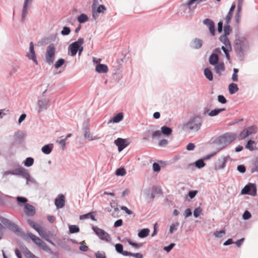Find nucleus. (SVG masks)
I'll use <instances>...</instances> for the list:
<instances>
[{
  "instance_id": "nucleus-1",
  "label": "nucleus",
  "mask_w": 258,
  "mask_h": 258,
  "mask_svg": "<svg viewBox=\"0 0 258 258\" xmlns=\"http://www.w3.org/2000/svg\"><path fill=\"white\" fill-rule=\"evenodd\" d=\"M233 47L238 59L243 61L250 48L247 39L244 36L236 35Z\"/></svg>"
},
{
  "instance_id": "nucleus-2",
  "label": "nucleus",
  "mask_w": 258,
  "mask_h": 258,
  "mask_svg": "<svg viewBox=\"0 0 258 258\" xmlns=\"http://www.w3.org/2000/svg\"><path fill=\"white\" fill-rule=\"evenodd\" d=\"M202 123V116L195 114L190 117L187 122L181 125V129L186 132L191 131L197 132L201 129Z\"/></svg>"
},
{
  "instance_id": "nucleus-3",
  "label": "nucleus",
  "mask_w": 258,
  "mask_h": 258,
  "mask_svg": "<svg viewBox=\"0 0 258 258\" xmlns=\"http://www.w3.org/2000/svg\"><path fill=\"white\" fill-rule=\"evenodd\" d=\"M0 221L2 224L4 225L10 230L13 232L17 235L20 236L24 240H27L28 237L27 234L23 231L15 223L13 222L9 219L2 216H0Z\"/></svg>"
},
{
  "instance_id": "nucleus-4",
  "label": "nucleus",
  "mask_w": 258,
  "mask_h": 258,
  "mask_svg": "<svg viewBox=\"0 0 258 258\" xmlns=\"http://www.w3.org/2000/svg\"><path fill=\"white\" fill-rule=\"evenodd\" d=\"M55 47L53 43H50L47 47L45 61L49 65L51 64L54 59Z\"/></svg>"
},
{
  "instance_id": "nucleus-5",
  "label": "nucleus",
  "mask_w": 258,
  "mask_h": 258,
  "mask_svg": "<svg viewBox=\"0 0 258 258\" xmlns=\"http://www.w3.org/2000/svg\"><path fill=\"white\" fill-rule=\"evenodd\" d=\"M241 194L255 196L257 195V188L255 183L249 182L242 189Z\"/></svg>"
},
{
  "instance_id": "nucleus-6",
  "label": "nucleus",
  "mask_w": 258,
  "mask_h": 258,
  "mask_svg": "<svg viewBox=\"0 0 258 258\" xmlns=\"http://www.w3.org/2000/svg\"><path fill=\"white\" fill-rule=\"evenodd\" d=\"M84 39L79 38L78 40L71 43L68 47L69 51L71 52V55L74 56L76 55L79 49L80 44H83L84 43Z\"/></svg>"
},
{
  "instance_id": "nucleus-7",
  "label": "nucleus",
  "mask_w": 258,
  "mask_h": 258,
  "mask_svg": "<svg viewBox=\"0 0 258 258\" xmlns=\"http://www.w3.org/2000/svg\"><path fill=\"white\" fill-rule=\"evenodd\" d=\"M159 135V130L154 131L152 129L147 130L143 133V139L145 141H148L151 138L152 140H154L158 138Z\"/></svg>"
},
{
  "instance_id": "nucleus-8",
  "label": "nucleus",
  "mask_w": 258,
  "mask_h": 258,
  "mask_svg": "<svg viewBox=\"0 0 258 258\" xmlns=\"http://www.w3.org/2000/svg\"><path fill=\"white\" fill-rule=\"evenodd\" d=\"M93 61L94 63H97L99 62L98 64L96 66L95 71L100 74H104L106 73L108 71V67L105 64H103L100 63V60L97 59L96 58H93Z\"/></svg>"
},
{
  "instance_id": "nucleus-9",
  "label": "nucleus",
  "mask_w": 258,
  "mask_h": 258,
  "mask_svg": "<svg viewBox=\"0 0 258 258\" xmlns=\"http://www.w3.org/2000/svg\"><path fill=\"white\" fill-rule=\"evenodd\" d=\"M114 143L117 147L119 152L122 151L129 145V143L126 139L120 138H118L117 139L115 140Z\"/></svg>"
},
{
  "instance_id": "nucleus-10",
  "label": "nucleus",
  "mask_w": 258,
  "mask_h": 258,
  "mask_svg": "<svg viewBox=\"0 0 258 258\" xmlns=\"http://www.w3.org/2000/svg\"><path fill=\"white\" fill-rule=\"evenodd\" d=\"M230 159V156H223L218 160V162L215 165V169L216 170L223 169L226 165L227 161Z\"/></svg>"
},
{
  "instance_id": "nucleus-11",
  "label": "nucleus",
  "mask_w": 258,
  "mask_h": 258,
  "mask_svg": "<svg viewBox=\"0 0 258 258\" xmlns=\"http://www.w3.org/2000/svg\"><path fill=\"white\" fill-rule=\"evenodd\" d=\"M26 56L29 59L33 60L36 64H38V61L34 50V44L32 42L30 43L29 52L26 54Z\"/></svg>"
},
{
  "instance_id": "nucleus-12",
  "label": "nucleus",
  "mask_w": 258,
  "mask_h": 258,
  "mask_svg": "<svg viewBox=\"0 0 258 258\" xmlns=\"http://www.w3.org/2000/svg\"><path fill=\"white\" fill-rule=\"evenodd\" d=\"M203 24L206 25L209 30L211 35H215V25L214 22L209 18H206L203 21Z\"/></svg>"
},
{
  "instance_id": "nucleus-13",
  "label": "nucleus",
  "mask_w": 258,
  "mask_h": 258,
  "mask_svg": "<svg viewBox=\"0 0 258 258\" xmlns=\"http://www.w3.org/2000/svg\"><path fill=\"white\" fill-rule=\"evenodd\" d=\"M49 100L46 99H40L38 101V112L40 113L44 110H46L49 106Z\"/></svg>"
},
{
  "instance_id": "nucleus-14",
  "label": "nucleus",
  "mask_w": 258,
  "mask_h": 258,
  "mask_svg": "<svg viewBox=\"0 0 258 258\" xmlns=\"http://www.w3.org/2000/svg\"><path fill=\"white\" fill-rule=\"evenodd\" d=\"M54 204L57 209L62 208L65 206V197L60 194L55 199Z\"/></svg>"
},
{
  "instance_id": "nucleus-15",
  "label": "nucleus",
  "mask_w": 258,
  "mask_h": 258,
  "mask_svg": "<svg viewBox=\"0 0 258 258\" xmlns=\"http://www.w3.org/2000/svg\"><path fill=\"white\" fill-rule=\"evenodd\" d=\"M215 143L219 146V147L217 149V152H219L227 146L223 135L219 136L215 141Z\"/></svg>"
},
{
  "instance_id": "nucleus-16",
  "label": "nucleus",
  "mask_w": 258,
  "mask_h": 258,
  "mask_svg": "<svg viewBox=\"0 0 258 258\" xmlns=\"http://www.w3.org/2000/svg\"><path fill=\"white\" fill-rule=\"evenodd\" d=\"M23 178L26 179V185L28 186H30L31 184H33L36 186L38 185V182L33 177L31 176L28 171H27L25 175H24Z\"/></svg>"
},
{
  "instance_id": "nucleus-17",
  "label": "nucleus",
  "mask_w": 258,
  "mask_h": 258,
  "mask_svg": "<svg viewBox=\"0 0 258 258\" xmlns=\"http://www.w3.org/2000/svg\"><path fill=\"white\" fill-rule=\"evenodd\" d=\"M12 196L5 195L4 197L0 196V206L5 207L11 205L10 199H13Z\"/></svg>"
},
{
  "instance_id": "nucleus-18",
  "label": "nucleus",
  "mask_w": 258,
  "mask_h": 258,
  "mask_svg": "<svg viewBox=\"0 0 258 258\" xmlns=\"http://www.w3.org/2000/svg\"><path fill=\"white\" fill-rule=\"evenodd\" d=\"M203 40L200 38H196L190 43V47L193 49H199L203 45Z\"/></svg>"
},
{
  "instance_id": "nucleus-19",
  "label": "nucleus",
  "mask_w": 258,
  "mask_h": 258,
  "mask_svg": "<svg viewBox=\"0 0 258 258\" xmlns=\"http://www.w3.org/2000/svg\"><path fill=\"white\" fill-rule=\"evenodd\" d=\"M227 146L232 143L236 139V134L233 133H226L223 134Z\"/></svg>"
},
{
  "instance_id": "nucleus-20",
  "label": "nucleus",
  "mask_w": 258,
  "mask_h": 258,
  "mask_svg": "<svg viewBox=\"0 0 258 258\" xmlns=\"http://www.w3.org/2000/svg\"><path fill=\"white\" fill-rule=\"evenodd\" d=\"M159 135L158 136V138L161 136L162 134L164 135L165 136H169L172 134V129L171 127H169L166 125H164L161 127V131L159 130Z\"/></svg>"
},
{
  "instance_id": "nucleus-21",
  "label": "nucleus",
  "mask_w": 258,
  "mask_h": 258,
  "mask_svg": "<svg viewBox=\"0 0 258 258\" xmlns=\"http://www.w3.org/2000/svg\"><path fill=\"white\" fill-rule=\"evenodd\" d=\"M24 212L28 216H33L35 213V209L33 206L28 204H26L24 208Z\"/></svg>"
},
{
  "instance_id": "nucleus-22",
  "label": "nucleus",
  "mask_w": 258,
  "mask_h": 258,
  "mask_svg": "<svg viewBox=\"0 0 258 258\" xmlns=\"http://www.w3.org/2000/svg\"><path fill=\"white\" fill-rule=\"evenodd\" d=\"M123 119V113L122 112H119L108 120V124L110 123H118L122 120Z\"/></svg>"
},
{
  "instance_id": "nucleus-23",
  "label": "nucleus",
  "mask_w": 258,
  "mask_h": 258,
  "mask_svg": "<svg viewBox=\"0 0 258 258\" xmlns=\"http://www.w3.org/2000/svg\"><path fill=\"white\" fill-rule=\"evenodd\" d=\"M213 66H214V71L219 76H221L222 72H224L225 69V64L223 61L219 62L217 64L214 65Z\"/></svg>"
},
{
  "instance_id": "nucleus-24",
  "label": "nucleus",
  "mask_w": 258,
  "mask_h": 258,
  "mask_svg": "<svg viewBox=\"0 0 258 258\" xmlns=\"http://www.w3.org/2000/svg\"><path fill=\"white\" fill-rule=\"evenodd\" d=\"M27 170L21 167L18 168L14 169L12 170L13 175L17 176H21L23 178L24 175L27 172Z\"/></svg>"
},
{
  "instance_id": "nucleus-25",
  "label": "nucleus",
  "mask_w": 258,
  "mask_h": 258,
  "mask_svg": "<svg viewBox=\"0 0 258 258\" xmlns=\"http://www.w3.org/2000/svg\"><path fill=\"white\" fill-rule=\"evenodd\" d=\"M27 236L28 237V239L27 240H25V241H28L29 238H30L33 242L35 243L38 246L39 244L42 241L40 238L34 235L30 232H28V234H27Z\"/></svg>"
},
{
  "instance_id": "nucleus-26",
  "label": "nucleus",
  "mask_w": 258,
  "mask_h": 258,
  "mask_svg": "<svg viewBox=\"0 0 258 258\" xmlns=\"http://www.w3.org/2000/svg\"><path fill=\"white\" fill-rule=\"evenodd\" d=\"M25 136V133L21 131H18L14 133L15 140L20 143L23 141Z\"/></svg>"
},
{
  "instance_id": "nucleus-27",
  "label": "nucleus",
  "mask_w": 258,
  "mask_h": 258,
  "mask_svg": "<svg viewBox=\"0 0 258 258\" xmlns=\"http://www.w3.org/2000/svg\"><path fill=\"white\" fill-rule=\"evenodd\" d=\"M20 248L26 256L29 258H35L36 256L33 254L25 245H20Z\"/></svg>"
},
{
  "instance_id": "nucleus-28",
  "label": "nucleus",
  "mask_w": 258,
  "mask_h": 258,
  "mask_svg": "<svg viewBox=\"0 0 258 258\" xmlns=\"http://www.w3.org/2000/svg\"><path fill=\"white\" fill-rule=\"evenodd\" d=\"M235 5L233 4L229 10V12L225 18V21H226V23H230V21H231V20L232 19V15H233V12L235 9Z\"/></svg>"
},
{
  "instance_id": "nucleus-29",
  "label": "nucleus",
  "mask_w": 258,
  "mask_h": 258,
  "mask_svg": "<svg viewBox=\"0 0 258 258\" xmlns=\"http://www.w3.org/2000/svg\"><path fill=\"white\" fill-rule=\"evenodd\" d=\"M209 62L212 66L217 64L219 62V56L217 54H211L209 58Z\"/></svg>"
},
{
  "instance_id": "nucleus-30",
  "label": "nucleus",
  "mask_w": 258,
  "mask_h": 258,
  "mask_svg": "<svg viewBox=\"0 0 258 258\" xmlns=\"http://www.w3.org/2000/svg\"><path fill=\"white\" fill-rule=\"evenodd\" d=\"M53 145L52 144H46L42 147L41 151L44 154H45L46 155H48L51 152V151L53 149Z\"/></svg>"
},
{
  "instance_id": "nucleus-31",
  "label": "nucleus",
  "mask_w": 258,
  "mask_h": 258,
  "mask_svg": "<svg viewBox=\"0 0 258 258\" xmlns=\"http://www.w3.org/2000/svg\"><path fill=\"white\" fill-rule=\"evenodd\" d=\"M38 234L40 236L43 238L45 240L49 242V243L54 244L53 242L50 239V235L48 233H46L42 228L38 232Z\"/></svg>"
},
{
  "instance_id": "nucleus-32",
  "label": "nucleus",
  "mask_w": 258,
  "mask_h": 258,
  "mask_svg": "<svg viewBox=\"0 0 258 258\" xmlns=\"http://www.w3.org/2000/svg\"><path fill=\"white\" fill-rule=\"evenodd\" d=\"M256 143V142L252 140H249L247 142L246 144L245 145V148L247 150L253 151L256 149V148L255 147Z\"/></svg>"
},
{
  "instance_id": "nucleus-33",
  "label": "nucleus",
  "mask_w": 258,
  "mask_h": 258,
  "mask_svg": "<svg viewBox=\"0 0 258 258\" xmlns=\"http://www.w3.org/2000/svg\"><path fill=\"white\" fill-rule=\"evenodd\" d=\"M204 74L205 77L209 81H212L213 80V74L209 68H206L204 70Z\"/></svg>"
},
{
  "instance_id": "nucleus-34",
  "label": "nucleus",
  "mask_w": 258,
  "mask_h": 258,
  "mask_svg": "<svg viewBox=\"0 0 258 258\" xmlns=\"http://www.w3.org/2000/svg\"><path fill=\"white\" fill-rule=\"evenodd\" d=\"M228 90L229 93L233 95L238 91L239 88L236 84L231 83L228 86Z\"/></svg>"
},
{
  "instance_id": "nucleus-35",
  "label": "nucleus",
  "mask_w": 258,
  "mask_h": 258,
  "mask_svg": "<svg viewBox=\"0 0 258 258\" xmlns=\"http://www.w3.org/2000/svg\"><path fill=\"white\" fill-rule=\"evenodd\" d=\"M150 233V230L148 228L142 229L139 231L138 235L140 238H144L147 237Z\"/></svg>"
},
{
  "instance_id": "nucleus-36",
  "label": "nucleus",
  "mask_w": 258,
  "mask_h": 258,
  "mask_svg": "<svg viewBox=\"0 0 258 258\" xmlns=\"http://www.w3.org/2000/svg\"><path fill=\"white\" fill-rule=\"evenodd\" d=\"M226 110V108H215L214 109L212 110L208 113V115L210 116L214 117L218 115L220 113Z\"/></svg>"
},
{
  "instance_id": "nucleus-37",
  "label": "nucleus",
  "mask_w": 258,
  "mask_h": 258,
  "mask_svg": "<svg viewBox=\"0 0 258 258\" xmlns=\"http://www.w3.org/2000/svg\"><path fill=\"white\" fill-rule=\"evenodd\" d=\"M27 221L30 226L35 229L37 232L42 228V227L38 224L35 223L34 221L31 219H29L27 220Z\"/></svg>"
},
{
  "instance_id": "nucleus-38",
  "label": "nucleus",
  "mask_w": 258,
  "mask_h": 258,
  "mask_svg": "<svg viewBox=\"0 0 258 258\" xmlns=\"http://www.w3.org/2000/svg\"><path fill=\"white\" fill-rule=\"evenodd\" d=\"M198 169H201L206 166V163L202 158L196 161L193 164Z\"/></svg>"
},
{
  "instance_id": "nucleus-39",
  "label": "nucleus",
  "mask_w": 258,
  "mask_h": 258,
  "mask_svg": "<svg viewBox=\"0 0 258 258\" xmlns=\"http://www.w3.org/2000/svg\"><path fill=\"white\" fill-rule=\"evenodd\" d=\"M16 200L18 203V205L19 206H23L26 205V204H28L27 203L28 202V199L24 197L18 196L16 198Z\"/></svg>"
},
{
  "instance_id": "nucleus-40",
  "label": "nucleus",
  "mask_w": 258,
  "mask_h": 258,
  "mask_svg": "<svg viewBox=\"0 0 258 258\" xmlns=\"http://www.w3.org/2000/svg\"><path fill=\"white\" fill-rule=\"evenodd\" d=\"M89 18L88 16L84 13L81 14L78 16L77 20L79 22V24H81L88 21Z\"/></svg>"
},
{
  "instance_id": "nucleus-41",
  "label": "nucleus",
  "mask_w": 258,
  "mask_h": 258,
  "mask_svg": "<svg viewBox=\"0 0 258 258\" xmlns=\"http://www.w3.org/2000/svg\"><path fill=\"white\" fill-rule=\"evenodd\" d=\"M125 239L130 245L136 248H139L143 246V243H137L134 242L130 238L127 237H126Z\"/></svg>"
},
{
  "instance_id": "nucleus-42",
  "label": "nucleus",
  "mask_w": 258,
  "mask_h": 258,
  "mask_svg": "<svg viewBox=\"0 0 258 258\" xmlns=\"http://www.w3.org/2000/svg\"><path fill=\"white\" fill-rule=\"evenodd\" d=\"M69 232L71 234L77 233L80 232V228L77 225L69 224Z\"/></svg>"
},
{
  "instance_id": "nucleus-43",
  "label": "nucleus",
  "mask_w": 258,
  "mask_h": 258,
  "mask_svg": "<svg viewBox=\"0 0 258 258\" xmlns=\"http://www.w3.org/2000/svg\"><path fill=\"white\" fill-rule=\"evenodd\" d=\"M34 160L32 157H27L23 162V164L26 167H29L32 166L34 164Z\"/></svg>"
},
{
  "instance_id": "nucleus-44",
  "label": "nucleus",
  "mask_w": 258,
  "mask_h": 258,
  "mask_svg": "<svg viewBox=\"0 0 258 258\" xmlns=\"http://www.w3.org/2000/svg\"><path fill=\"white\" fill-rule=\"evenodd\" d=\"M101 240H104L107 242H110L111 241V238L110 235L106 232L105 231H104L103 233L101 234L100 236L99 237Z\"/></svg>"
},
{
  "instance_id": "nucleus-45",
  "label": "nucleus",
  "mask_w": 258,
  "mask_h": 258,
  "mask_svg": "<svg viewBox=\"0 0 258 258\" xmlns=\"http://www.w3.org/2000/svg\"><path fill=\"white\" fill-rule=\"evenodd\" d=\"M28 2L24 1L23 8L22 10V21L24 22L25 20V18L27 13V7L28 4Z\"/></svg>"
},
{
  "instance_id": "nucleus-46",
  "label": "nucleus",
  "mask_w": 258,
  "mask_h": 258,
  "mask_svg": "<svg viewBox=\"0 0 258 258\" xmlns=\"http://www.w3.org/2000/svg\"><path fill=\"white\" fill-rule=\"evenodd\" d=\"M245 130H246V132L248 136H250L251 135L256 134L257 132V128L256 125H251L246 127Z\"/></svg>"
},
{
  "instance_id": "nucleus-47",
  "label": "nucleus",
  "mask_w": 258,
  "mask_h": 258,
  "mask_svg": "<svg viewBox=\"0 0 258 258\" xmlns=\"http://www.w3.org/2000/svg\"><path fill=\"white\" fill-rule=\"evenodd\" d=\"M38 246L43 250L48 252L51 254H52L53 252L51 248L43 240L40 243V244H39Z\"/></svg>"
},
{
  "instance_id": "nucleus-48",
  "label": "nucleus",
  "mask_w": 258,
  "mask_h": 258,
  "mask_svg": "<svg viewBox=\"0 0 258 258\" xmlns=\"http://www.w3.org/2000/svg\"><path fill=\"white\" fill-rule=\"evenodd\" d=\"M91 218V219L94 221H96L97 220L95 218V216L92 213H88L80 216V220H83L87 218Z\"/></svg>"
},
{
  "instance_id": "nucleus-49",
  "label": "nucleus",
  "mask_w": 258,
  "mask_h": 258,
  "mask_svg": "<svg viewBox=\"0 0 258 258\" xmlns=\"http://www.w3.org/2000/svg\"><path fill=\"white\" fill-rule=\"evenodd\" d=\"M223 31H224V34L223 35H225L227 36L230 35V34L232 32V28H231L229 23H225Z\"/></svg>"
},
{
  "instance_id": "nucleus-50",
  "label": "nucleus",
  "mask_w": 258,
  "mask_h": 258,
  "mask_svg": "<svg viewBox=\"0 0 258 258\" xmlns=\"http://www.w3.org/2000/svg\"><path fill=\"white\" fill-rule=\"evenodd\" d=\"M145 194L147 198H150L152 200H154L155 198V195L154 194V191L151 189V188L150 187L148 189L145 191Z\"/></svg>"
},
{
  "instance_id": "nucleus-51",
  "label": "nucleus",
  "mask_w": 258,
  "mask_h": 258,
  "mask_svg": "<svg viewBox=\"0 0 258 258\" xmlns=\"http://www.w3.org/2000/svg\"><path fill=\"white\" fill-rule=\"evenodd\" d=\"M226 234V230L224 229H222L219 231H215L213 235L216 238H222L224 235Z\"/></svg>"
},
{
  "instance_id": "nucleus-52",
  "label": "nucleus",
  "mask_w": 258,
  "mask_h": 258,
  "mask_svg": "<svg viewBox=\"0 0 258 258\" xmlns=\"http://www.w3.org/2000/svg\"><path fill=\"white\" fill-rule=\"evenodd\" d=\"M219 40L224 45H231L230 42L228 38V36L227 35L222 34L219 37Z\"/></svg>"
},
{
  "instance_id": "nucleus-53",
  "label": "nucleus",
  "mask_w": 258,
  "mask_h": 258,
  "mask_svg": "<svg viewBox=\"0 0 258 258\" xmlns=\"http://www.w3.org/2000/svg\"><path fill=\"white\" fill-rule=\"evenodd\" d=\"M115 175L117 176H124L126 174V172L125 169L123 167L117 168L115 171Z\"/></svg>"
},
{
  "instance_id": "nucleus-54",
  "label": "nucleus",
  "mask_w": 258,
  "mask_h": 258,
  "mask_svg": "<svg viewBox=\"0 0 258 258\" xmlns=\"http://www.w3.org/2000/svg\"><path fill=\"white\" fill-rule=\"evenodd\" d=\"M92 229L98 237L100 236L101 234L104 231V230L95 226H92Z\"/></svg>"
},
{
  "instance_id": "nucleus-55",
  "label": "nucleus",
  "mask_w": 258,
  "mask_h": 258,
  "mask_svg": "<svg viewBox=\"0 0 258 258\" xmlns=\"http://www.w3.org/2000/svg\"><path fill=\"white\" fill-rule=\"evenodd\" d=\"M65 63V60L63 58L58 59L54 63V67L57 69L60 68Z\"/></svg>"
},
{
  "instance_id": "nucleus-56",
  "label": "nucleus",
  "mask_w": 258,
  "mask_h": 258,
  "mask_svg": "<svg viewBox=\"0 0 258 258\" xmlns=\"http://www.w3.org/2000/svg\"><path fill=\"white\" fill-rule=\"evenodd\" d=\"M71 30L70 27L64 26L61 31V34L63 36H67L70 34Z\"/></svg>"
},
{
  "instance_id": "nucleus-57",
  "label": "nucleus",
  "mask_w": 258,
  "mask_h": 258,
  "mask_svg": "<svg viewBox=\"0 0 258 258\" xmlns=\"http://www.w3.org/2000/svg\"><path fill=\"white\" fill-rule=\"evenodd\" d=\"M248 136L246 132V130L245 129L243 130L239 134L238 138L239 140H242L247 137Z\"/></svg>"
},
{
  "instance_id": "nucleus-58",
  "label": "nucleus",
  "mask_w": 258,
  "mask_h": 258,
  "mask_svg": "<svg viewBox=\"0 0 258 258\" xmlns=\"http://www.w3.org/2000/svg\"><path fill=\"white\" fill-rule=\"evenodd\" d=\"M83 131L84 132V137H86L87 135L90 133V128L89 127V125L87 123L83 124Z\"/></svg>"
},
{
  "instance_id": "nucleus-59",
  "label": "nucleus",
  "mask_w": 258,
  "mask_h": 258,
  "mask_svg": "<svg viewBox=\"0 0 258 258\" xmlns=\"http://www.w3.org/2000/svg\"><path fill=\"white\" fill-rule=\"evenodd\" d=\"M221 49L223 51L225 54L230 52L232 50L231 45H224V46H222Z\"/></svg>"
},
{
  "instance_id": "nucleus-60",
  "label": "nucleus",
  "mask_w": 258,
  "mask_h": 258,
  "mask_svg": "<svg viewBox=\"0 0 258 258\" xmlns=\"http://www.w3.org/2000/svg\"><path fill=\"white\" fill-rule=\"evenodd\" d=\"M217 100L218 102L221 104H226L227 102V100L225 96L223 95H219L217 96Z\"/></svg>"
},
{
  "instance_id": "nucleus-61",
  "label": "nucleus",
  "mask_w": 258,
  "mask_h": 258,
  "mask_svg": "<svg viewBox=\"0 0 258 258\" xmlns=\"http://www.w3.org/2000/svg\"><path fill=\"white\" fill-rule=\"evenodd\" d=\"M178 226H179V223H178V222L173 223L170 226V229H169L170 233H173L174 231H176Z\"/></svg>"
},
{
  "instance_id": "nucleus-62",
  "label": "nucleus",
  "mask_w": 258,
  "mask_h": 258,
  "mask_svg": "<svg viewBox=\"0 0 258 258\" xmlns=\"http://www.w3.org/2000/svg\"><path fill=\"white\" fill-rule=\"evenodd\" d=\"M198 191L197 190H190L188 191L187 196L190 199H194L198 194Z\"/></svg>"
},
{
  "instance_id": "nucleus-63",
  "label": "nucleus",
  "mask_w": 258,
  "mask_h": 258,
  "mask_svg": "<svg viewBox=\"0 0 258 258\" xmlns=\"http://www.w3.org/2000/svg\"><path fill=\"white\" fill-rule=\"evenodd\" d=\"M202 210L200 207L196 208L193 212L194 216L195 218H198L201 214Z\"/></svg>"
},
{
  "instance_id": "nucleus-64",
  "label": "nucleus",
  "mask_w": 258,
  "mask_h": 258,
  "mask_svg": "<svg viewBox=\"0 0 258 258\" xmlns=\"http://www.w3.org/2000/svg\"><path fill=\"white\" fill-rule=\"evenodd\" d=\"M254 167L251 169V173H253L255 172H258V157H257L255 159L253 163Z\"/></svg>"
}]
</instances>
